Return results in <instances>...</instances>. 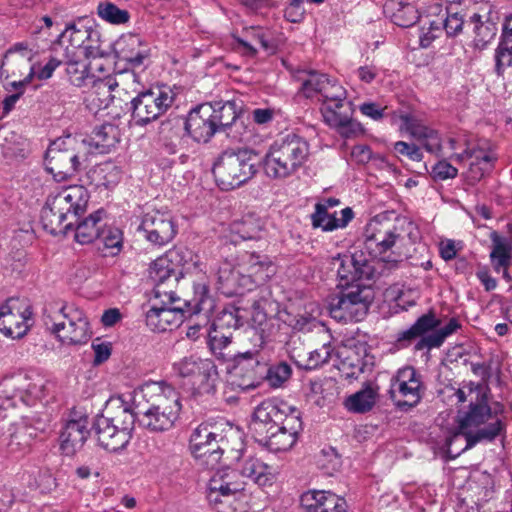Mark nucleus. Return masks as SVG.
Wrapping results in <instances>:
<instances>
[{
    "mask_svg": "<svg viewBox=\"0 0 512 512\" xmlns=\"http://www.w3.org/2000/svg\"><path fill=\"white\" fill-rule=\"evenodd\" d=\"M89 421L86 416L69 419L60 433V449L67 455L72 456L79 451L86 442L89 430Z\"/></svg>",
    "mask_w": 512,
    "mask_h": 512,
    "instance_id": "obj_28",
    "label": "nucleus"
},
{
    "mask_svg": "<svg viewBox=\"0 0 512 512\" xmlns=\"http://www.w3.org/2000/svg\"><path fill=\"white\" fill-rule=\"evenodd\" d=\"M413 229V223L404 216L394 212L380 213L366 224L365 248L388 269L396 268L407 256L405 237L411 238Z\"/></svg>",
    "mask_w": 512,
    "mask_h": 512,
    "instance_id": "obj_2",
    "label": "nucleus"
},
{
    "mask_svg": "<svg viewBox=\"0 0 512 512\" xmlns=\"http://www.w3.org/2000/svg\"><path fill=\"white\" fill-rule=\"evenodd\" d=\"M17 391L13 377L3 380L0 390V418L8 417L20 403Z\"/></svg>",
    "mask_w": 512,
    "mask_h": 512,
    "instance_id": "obj_49",
    "label": "nucleus"
},
{
    "mask_svg": "<svg viewBox=\"0 0 512 512\" xmlns=\"http://www.w3.org/2000/svg\"><path fill=\"white\" fill-rule=\"evenodd\" d=\"M113 99L114 98H89L90 101H88L87 107L96 116L99 115L100 117H117L119 116V113H105V110L108 109L110 105L113 103Z\"/></svg>",
    "mask_w": 512,
    "mask_h": 512,
    "instance_id": "obj_63",
    "label": "nucleus"
},
{
    "mask_svg": "<svg viewBox=\"0 0 512 512\" xmlns=\"http://www.w3.org/2000/svg\"><path fill=\"white\" fill-rule=\"evenodd\" d=\"M451 150L463 148V152L455 153L451 159L457 163L469 160L467 178L475 183L492 170L497 157L487 142H477L474 144L466 134H460L457 137H451L448 140Z\"/></svg>",
    "mask_w": 512,
    "mask_h": 512,
    "instance_id": "obj_12",
    "label": "nucleus"
},
{
    "mask_svg": "<svg viewBox=\"0 0 512 512\" xmlns=\"http://www.w3.org/2000/svg\"><path fill=\"white\" fill-rule=\"evenodd\" d=\"M292 369L287 363L281 362L277 365L271 366L266 371V379L269 385L278 388L283 385L291 376Z\"/></svg>",
    "mask_w": 512,
    "mask_h": 512,
    "instance_id": "obj_57",
    "label": "nucleus"
},
{
    "mask_svg": "<svg viewBox=\"0 0 512 512\" xmlns=\"http://www.w3.org/2000/svg\"><path fill=\"white\" fill-rule=\"evenodd\" d=\"M354 218L351 208L346 207L340 211V217L336 214L328 213L324 205H315V211L311 215V221L314 228H321L323 231H334L345 228Z\"/></svg>",
    "mask_w": 512,
    "mask_h": 512,
    "instance_id": "obj_34",
    "label": "nucleus"
},
{
    "mask_svg": "<svg viewBox=\"0 0 512 512\" xmlns=\"http://www.w3.org/2000/svg\"><path fill=\"white\" fill-rule=\"evenodd\" d=\"M250 429L255 439L270 451H288L302 430L300 412L284 401L265 400L255 408Z\"/></svg>",
    "mask_w": 512,
    "mask_h": 512,
    "instance_id": "obj_1",
    "label": "nucleus"
},
{
    "mask_svg": "<svg viewBox=\"0 0 512 512\" xmlns=\"http://www.w3.org/2000/svg\"><path fill=\"white\" fill-rule=\"evenodd\" d=\"M298 79L301 83L303 96L311 94L328 93L330 88L334 87L332 81L325 74L315 71H301L298 73Z\"/></svg>",
    "mask_w": 512,
    "mask_h": 512,
    "instance_id": "obj_43",
    "label": "nucleus"
},
{
    "mask_svg": "<svg viewBox=\"0 0 512 512\" xmlns=\"http://www.w3.org/2000/svg\"><path fill=\"white\" fill-rule=\"evenodd\" d=\"M394 150L397 154L406 156L412 161L420 162L423 159V153L421 149L413 143H407L404 141L395 142Z\"/></svg>",
    "mask_w": 512,
    "mask_h": 512,
    "instance_id": "obj_62",
    "label": "nucleus"
},
{
    "mask_svg": "<svg viewBox=\"0 0 512 512\" xmlns=\"http://www.w3.org/2000/svg\"><path fill=\"white\" fill-rule=\"evenodd\" d=\"M371 302L372 294L369 288L351 286L331 300L330 315L340 322H357L367 315Z\"/></svg>",
    "mask_w": 512,
    "mask_h": 512,
    "instance_id": "obj_15",
    "label": "nucleus"
},
{
    "mask_svg": "<svg viewBox=\"0 0 512 512\" xmlns=\"http://www.w3.org/2000/svg\"><path fill=\"white\" fill-rule=\"evenodd\" d=\"M472 29L473 44L478 49H483L495 37L497 28L489 19L484 20L483 16L473 13L469 16L468 28Z\"/></svg>",
    "mask_w": 512,
    "mask_h": 512,
    "instance_id": "obj_41",
    "label": "nucleus"
},
{
    "mask_svg": "<svg viewBox=\"0 0 512 512\" xmlns=\"http://www.w3.org/2000/svg\"><path fill=\"white\" fill-rule=\"evenodd\" d=\"M391 119L394 124L399 122L400 131L407 132L411 137L419 142L432 130V128L426 126L413 113L404 110L393 111Z\"/></svg>",
    "mask_w": 512,
    "mask_h": 512,
    "instance_id": "obj_39",
    "label": "nucleus"
},
{
    "mask_svg": "<svg viewBox=\"0 0 512 512\" xmlns=\"http://www.w3.org/2000/svg\"><path fill=\"white\" fill-rule=\"evenodd\" d=\"M185 253L179 249H171L158 257L149 268V277L156 285L173 278L175 281L183 275Z\"/></svg>",
    "mask_w": 512,
    "mask_h": 512,
    "instance_id": "obj_25",
    "label": "nucleus"
},
{
    "mask_svg": "<svg viewBox=\"0 0 512 512\" xmlns=\"http://www.w3.org/2000/svg\"><path fill=\"white\" fill-rule=\"evenodd\" d=\"M468 23L469 16L466 11L453 12L448 10L443 24L447 37L454 38L459 36L463 32L464 27H468Z\"/></svg>",
    "mask_w": 512,
    "mask_h": 512,
    "instance_id": "obj_54",
    "label": "nucleus"
},
{
    "mask_svg": "<svg viewBox=\"0 0 512 512\" xmlns=\"http://www.w3.org/2000/svg\"><path fill=\"white\" fill-rule=\"evenodd\" d=\"M236 471L244 480L249 479L258 486H271L277 479L278 471L274 466L268 465L260 458L242 454L238 458Z\"/></svg>",
    "mask_w": 512,
    "mask_h": 512,
    "instance_id": "obj_24",
    "label": "nucleus"
},
{
    "mask_svg": "<svg viewBox=\"0 0 512 512\" xmlns=\"http://www.w3.org/2000/svg\"><path fill=\"white\" fill-rule=\"evenodd\" d=\"M243 325V316L241 310L235 306L225 307L215 320L213 321L212 327L214 330H219L227 333L238 329Z\"/></svg>",
    "mask_w": 512,
    "mask_h": 512,
    "instance_id": "obj_48",
    "label": "nucleus"
},
{
    "mask_svg": "<svg viewBox=\"0 0 512 512\" xmlns=\"http://www.w3.org/2000/svg\"><path fill=\"white\" fill-rule=\"evenodd\" d=\"M203 104L210 105L213 109L212 119L217 128L231 126L238 118V107L233 100L218 99Z\"/></svg>",
    "mask_w": 512,
    "mask_h": 512,
    "instance_id": "obj_44",
    "label": "nucleus"
},
{
    "mask_svg": "<svg viewBox=\"0 0 512 512\" xmlns=\"http://www.w3.org/2000/svg\"><path fill=\"white\" fill-rule=\"evenodd\" d=\"M172 102L173 98H133L132 117L136 124L145 125L164 113Z\"/></svg>",
    "mask_w": 512,
    "mask_h": 512,
    "instance_id": "obj_32",
    "label": "nucleus"
},
{
    "mask_svg": "<svg viewBox=\"0 0 512 512\" xmlns=\"http://www.w3.org/2000/svg\"><path fill=\"white\" fill-rule=\"evenodd\" d=\"M229 362L228 370L232 381L242 390L258 387L264 378L265 367L262 366L254 352L237 353Z\"/></svg>",
    "mask_w": 512,
    "mask_h": 512,
    "instance_id": "obj_21",
    "label": "nucleus"
},
{
    "mask_svg": "<svg viewBox=\"0 0 512 512\" xmlns=\"http://www.w3.org/2000/svg\"><path fill=\"white\" fill-rule=\"evenodd\" d=\"M318 464L327 473L331 474L339 469L341 461L335 449L329 448L322 450Z\"/></svg>",
    "mask_w": 512,
    "mask_h": 512,
    "instance_id": "obj_60",
    "label": "nucleus"
},
{
    "mask_svg": "<svg viewBox=\"0 0 512 512\" xmlns=\"http://www.w3.org/2000/svg\"><path fill=\"white\" fill-rule=\"evenodd\" d=\"M0 149L7 159H15L25 156L26 140L18 133L6 130L0 135Z\"/></svg>",
    "mask_w": 512,
    "mask_h": 512,
    "instance_id": "obj_47",
    "label": "nucleus"
},
{
    "mask_svg": "<svg viewBox=\"0 0 512 512\" xmlns=\"http://www.w3.org/2000/svg\"><path fill=\"white\" fill-rule=\"evenodd\" d=\"M114 52L119 61L127 62L131 67H138L148 58L149 47L139 35L127 33L115 42Z\"/></svg>",
    "mask_w": 512,
    "mask_h": 512,
    "instance_id": "obj_29",
    "label": "nucleus"
},
{
    "mask_svg": "<svg viewBox=\"0 0 512 512\" xmlns=\"http://www.w3.org/2000/svg\"><path fill=\"white\" fill-rule=\"evenodd\" d=\"M44 323L63 345L85 344L92 336L87 316L74 305L65 304L57 311L45 315Z\"/></svg>",
    "mask_w": 512,
    "mask_h": 512,
    "instance_id": "obj_10",
    "label": "nucleus"
},
{
    "mask_svg": "<svg viewBox=\"0 0 512 512\" xmlns=\"http://www.w3.org/2000/svg\"><path fill=\"white\" fill-rule=\"evenodd\" d=\"M106 414L97 416L93 424L97 440L105 450L117 452L127 446L134 428L135 415L120 398L112 402Z\"/></svg>",
    "mask_w": 512,
    "mask_h": 512,
    "instance_id": "obj_7",
    "label": "nucleus"
},
{
    "mask_svg": "<svg viewBox=\"0 0 512 512\" xmlns=\"http://www.w3.org/2000/svg\"><path fill=\"white\" fill-rule=\"evenodd\" d=\"M505 423L492 414L486 403H471L467 411L457 415V429L447 440V453L451 458L480 442H491L505 432Z\"/></svg>",
    "mask_w": 512,
    "mask_h": 512,
    "instance_id": "obj_4",
    "label": "nucleus"
},
{
    "mask_svg": "<svg viewBox=\"0 0 512 512\" xmlns=\"http://www.w3.org/2000/svg\"><path fill=\"white\" fill-rule=\"evenodd\" d=\"M88 144L70 135L53 141L46 151V169L57 181L75 176L86 163Z\"/></svg>",
    "mask_w": 512,
    "mask_h": 512,
    "instance_id": "obj_8",
    "label": "nucleus"
},
{
    "mask_svg": "<svg viewBox=\"0 0 512 512\" xmlns=\"http://www.w3.org/2000/svg\"><path fill=\"white\" fill-rule=\"evenodd\" d=\"M213 109L210 105L200 104L190 111L185 122V130L197 142L206 143L217 131L212 119Z\"/></svg>",
    "mask_w": 512,
    "mask_h": 512,
    "instance_id": "obj_26",
    "label": "nucleus"
},
{
    "mask_svg": "<svg viewBox=\"0 0 512 512\" xmlns=\"http://www.w3.org/2000/svg\"><path fill=\"white\" fill-rule=\"evenodd\" d=\"M492 241V251L490 253L491 263L496 272L500 273L501 268H507L510 265L512 257V242L500 236L496 231L490 234Z\"/></svg>",
    "mask_w": 512,
    "mask_h": 512,
    "instance_id": "obj_42",
    "label": "nucleus"
},
{
    "mask_svg": "<svg viewBox=\"0 0 512 512\" xmlns=\"http://www.w3.org/2000/svg\"><path fill=\"white\" fill-rule=\"evenodd\" d=\"M97 241L104 256H116L122 249L123 233L115 226L104 224Z\"/></svg>",
    "mask_w": 512,
    "mask_h": 512,
    "instance_id": "obj_45",
    "label": "nucleus"
},
{
    "mask_svg": "<svg viewBox=\"0 0 512 512\" xmlns=\"http://www.w3.org/2000/svg\"><path fill=\"white\" fill-rule=\"evenodd\" d=\"M257 172V153L250 149L224 151L213 166L217 185L232 190L250 180Z\"/></svg>",
    "mask_w": 512,
    "mask_h": 512,
    "instance_id": "obj_9",
    "label": "nucleus"
},
{
    "mask_svg": "<svg viewBox=\"0 0 512 512\" xmlns=\"http://www.w3.org/2000/svg\"><path fill=\"white\" fill-rule=\"evenodd\" d=\"M223 437L210 424H200L191 434L190 450L201 465L214 469L223 455Z\"/></svg>",
    "mask_w": 512,
    "mask_h": 512,
    "instance_id": "obj_17",
    "label": "nucleus"
},
{
    "mask_svg": "<svg viewBox=\"0 0 512 512\" xmlns=\"http://www.w3.org/2000/svg\"><path fill=\"white\" fill-rule=\"evenodd\" d=\"M246 486L236 469L217 470L207 485V500L217 512H234L235 502Z\"/></svg>",
    "mask_w": 512,
    "mask_h": 512,
    "instance_id": "obj_14",
    "label": "nucleus"
},
{
    "mask_svg": "<svg viewBox=\"0 0 512 512\" xmlns=\"http://www.w3.org/2000/svg\"><path fill=\"white\" fill-rule=\"evenodd\" d=\"M173 370L193 395L214 393L219 380L217 366L209 358L184 357L173 364Z\"/></svg>",
    "mask_w": 512,
    "mask_h": 512,
    "instance_id": "obj_13",
    "label": "nucleus"
},
{
    "mask_svg": "<svg viewBox=\"0 0 512 512\" xmlns=\"http://www.w3.org/2000/svg\"><path fill=\"white\" fill-rule=\"evenodd\" d=\"M171 306L152 307L146 313V325L154 332H164L178 327L184 317L183 309L175 306L174 303L179 300L173 293L169 294Z\"/></svg>",
    "mask_w": 512,
    "mask_h": 512,
    "instance_id": "obj_27",
    "label": "nucleus"
},
{
    "mask_svg": "<svg viewBox=\"0 0 512 512\" xmlns=\"http://www.w3.org/2000/svg\"><path fill=\"white\" fill-rule=\"evenodd\" d=\"M97 12L100 18L112 24H124L129 20V12L111 2L100 3Z\"/></svg>",
    "mask_w": 512,
    "mask_h": 512,
    "instance_id": "obj_56",
    "label": "nucleus"
},
{
    "mask_svg": "<svg viewBox=\"0 0 512 512\" xmlns=\"http://www.w3.org/2000/svg\"><path fill=\"white\" fill-rule=\"evenodd\" d=\"M81 142L88 144V155L108 153L118 142V129L112 124H103L88 139H81Z\"/></svg>",
    "mask_w": 512,
    "mask_h": 512,
    "instance_id": "obj_36",
    "label": "nucleus"
},
{
    "mask_svg": "<svg viewBox=\"0 0 512 512\" xmlns=\"http://www.w3.org/2000/svg\"><path fill=\"white\" fill-rule=\"evenodd\" d=\"M34 57L35 52L25 42L15 43L3 55L0 75L9 80L7 85L15 91L12 96H21L35 80Z\"/></svg>",
    "mask_w": 512,
    "mask_h": 512,
    "instance_id": "obj_11",
    "label": "nucleus"
},
{
    "mask_svg": "<svg viewBox=\"0 0 512 512\" xmlns=\"http://www.w3.org/2000/svg\"><path fill=\"white\" fill-rule=\"evenodd\" d=\"M88 200L89 193L81 185L69 186L50 195L41 211L43 228L53 235L64 232L71 225V222L66 223L67 217L83 213Z\"/></svg>",
    "mask_w": 512,
    "mask_h": 512,
    "instance_id": "obj_6",
    "label": "nucleus"
},
{
    "mask_svg": "<svg viewBox=\"0 0 512 512\" xmlns=\"http://www.w3.org/2000/svg\"><path fill=\"white\" fill-rule=\"evenodd\" d=\"M309 154V144L304 138L288 134L268 147L261 161L263 172L271 180H285L305 165Z\"/></svg>",
    "mask_w": 512,
    "mask_h": 512,
    "instance_id": "obj_5",
    "label": "nucleus"
},
{
    "mask_svg": "<svg viewBox=\"0 0 512 512\" xmlns=\"http://www.w3.org/2000/svg\"><path fill=\"white\" fill-rule=\"evenodd\" d=\"M100 34L97 30L90 26L78 23L70 24L61 33L59 41L61 43L68 42L73 48H84L87 42H98Z\"/></svg>",
    "mask_w": 512,
    "mask_h": 512,
    "instance_id": "obj_37",
    "label": "nucleus"
},
{
    "mask_svg": "<svg viewBox=\"0 0 512 512\" xmlns=\"http://www.w3.org/2000/svg\"><path fill=\"white\" fill-rule=\"evenodd\" d=\"M496 71L500 75L512 65V44L501 41L496 50Z\"/></svg>",
    "mask_w": 512,
    "mask_h": 512,
    "instance_id": "obj_59",
    "label": "nucleus"
},
{
    "mask_svg": "<svg viewBox=\"0 0 512 512\" xmlns=\"http://www.w3.org/2000/svg\"><path fill=\"white\" fill-rule=\"evenodd\" d=\"M264 222L255 214L243 216L231 224V241L238 243L246 240H259L262 237Z\"/></svg>",
    "mask_w": 512,
    "mask_h": 512,
    "instance_id": "obj_35",
    "label": "nucleus"
},
{
    "mask_svg": "<svg viewBox=\"0 0 512 512\" xmlns=\"http://www.w3.org/2000/svg\"><path fill=\"white\" fill-rule=\"evenodd\" d=\"M306 512H346V500L326 490H310L302 495Z\"/></svg>",
    "mask_w": 512,
    "mask_h": 512,
    "instance_id": "obj_30",
    "label": "nucleus"
},
{
    "mask_svg": "<svg viewBox=\"0 0 512 512\" xmlns=\"http://www.w3.org/2000/svg\"><path fill=\"white\" fill-rule=\"evenodd\" d=\"M96 186L105 188L114 187L121 179V170L112 162H105L98 165L91 175Z\"/></svg>",
    "mask_w": 512,
    "mask_h": 512,
    "instance_id": "obj_50",
    "label": "nucleus"
},
{
    "mask_svg": "<svg viewBox=\"0 0 512 512\" xmlns=\"http://www.w3.org/2000/svg\"><path fill=\"white\" fill-rule=\"evenodd\" d=\"M32 310L29 303L20 298H9L0 306V332L11 339L25 336L31 326Z\"/></svg>",
    "mask_w": 512,
    "mask_h": 512,
    "instance_id": "obj_18",
    "label": "nucleus"
},
{
    "mask_svg": "<svg viewBox=\"0 0 512 512\" xmlns=\"http://www.w3.org/2000/svg\"><path fill=\"white\" fill-rule=\"evenodd\" d=\"M335 354L330 344H323L320 348L307 353V358L302 364L306 370H314L326 364Z\"/></svg>",
    "mask_w": 512,
    "mask_h": 512,
    "instance_id": "obj_55",
    "label": "nucleus"
},
{
    "mask_svg": "<svg viewBox=\"0 0 512 512\" xmlns=\"http://www.w3.org/2000/svg\"><path fill=\"white\" fill-rule=\"evenodd\" d=\"M334 366L347 378H356L358 375L371 371L374 357L368 351L364 342L347 340L335 350Z\"/></svg>",
    "mask_w": 512,
    "mask_h": 512,
    "instance_id": "obj_16",
    "label": "nucleus"
},
{
    "mask_svg": "<svg viewBox=\"0 0 512 512\" xmlns=\"http://www.w3.org/2000/svg\"><path fill=\"white\" fill-rule=\"evenodd\" d=\"M106 212L99 209L84 218L76 228L75 239L80 244H89L97 240L104 226Z\"/></svg>",
    "mask_w": 512,
    "mask_h": 512,
    "instance_id": "obj_38",
    "label": "nucleus"
},
{
    "mask_svg": "<svg viewBox=\"0 0 512 512\" xmlns=\"http://www.w3.org/2000/svg\"><path fill=\"white\" fill-rule=\"evenodd\" d=\"M421 380L412 367L399 369L391 379L389 394L398 407H413L421 399Z\"/></svg>",
    "mask_w": 512,
    "mask_h": 512,
    "instance_id": "obj_22",
    "label": "nucleus"
},
{
    "mask_svg": "<svg viewBox=\"0 0 512 512\" xmlns=\"http://www.w3.org/2000/svg\"><path fill=\"white\" fill-rule=\"evenodd\" d=\"M231 333L214 330L209 334V345L212 353L219 359L229 362L237 353H233L229 347Z\"/></svg>",
    "mask_w": 512,
    "mask_h": 512,
    "instance_id": "obj_51",
    "label": "nucleus"
},
{
    "mask_svg": "<svg viewBox=\"0 0 512 512\" xmlns=\"http://www.w3.org/2000/svg\"><path fill=\"white\" fill-rule=\"evenodd\" d=\"M420 142L427 152L436 156L441 155L442 143L441 138L436 130L432 129Z\"/></svg>",
    "mask_w": 512,
    "mask_h": 512,
    "instance_id": "obj_64",
    "label": "nucleus"
},
{
    "mask_svg": "<svg viewBox=\"0 0 512 512\" xmlns=\"http://www.w3.org/2000/svg\"><path fill=\"white\" fill-rule=\"evenodd\" d=\"M378 398V387L371 383L354 394L348 396L345 400V407L354 413H365L370 411Z\"/></svg>",
    "mask_w": 512,
    "mask_h": 512,
    "instance_id": "obj_40",
    "label": "nucleus"
},
{
    "mask_svg": "<svg viewBox=\"0 0 512 512\" xmlns=\"http://www.w3.org/2000/svg\"><path fill=\"white\" fill-rule=\"evenodd\" d=\"M277 272L273 261L264 254L245 252L238 258V274L241 275L243 289L267 283Z\"/></svg>",
    "mask_w": 512,
    "mask_h": 512,
    "instance_id": "obj_19",
    "label": "nucleus"
},
{
    "mask_svg": "<svg viewBox=\"0 0 512 512\" xmlns=\"http://www.w3.org/2000/svg\"><path fill=\"white\" fill-rule=\"evenodd\" d=\"M460 327L459 321L456 318H451L444 327L436 329L422 337L415 347L417 350L438 348L444 343L447 337L455 333Z\"/></svg>",
    "mask_w": 512,
    "mask_h": 512,
    "instance_id": "obj_46",
    "label": "nucleus"
},
{
    "mask_svg": "<svg viewBox=\"0 0 512 512\" xmlns=\"http://www.w3.org/2000/svg\"><path fill=\"white\" fill-rule=\"evenodd\" d=\"M18 389L19 401L33 406L45 396L47 381L40 375H18L13 377Z\"/></svg>",
    "mask_w": 512,
    "mask_h": 512,
    "instance_id": "obj_33",
    "label": "nucleus"
},
{
    "mask_svg": "<svg viewBox=\"0 0 512 512\" xmlns=\"http://www.w3.org/2000/svg\"><path fill=\"white\" fill-rule=\"evenodd\" d=\"M208 289L204 284L195 286L194 312L201 313L202 311L209 312L212 308V301L208 296Z\"/></svg>",
    "mask_w": 512,
    "mask_h": 512,
    "instance_id": "obj_61",
    "label": "nucleus"
},
{
    "mask_svg": "<svg viewBox=\"0 0 512 512\" xmlns=\"http://www.w3.org/2000/svg\"><path fill=\"white\" fill-rule=\"evenodd\" d=\"M140 229L146 240L157 246L168 244L177 233L171 213L162 210L146 212L142 217Z\"/></svg>",
    "mask_w": 512,
    "mask_h": 512,
    "instance_id": "obj_23",
    "label": "nucleus"
},
{
    "mask_svg": "<svg viewBox=\"0 0 512 512\" xmlns=\"http://www.w3.org/2000/svg\"><path fill=\"white\" fill-rule=\"evenodd\" d=\"M321 112L324 121L332 127L346 129L354 125L353 105L347 98H325Z\"/></svg>",
    "mask_w": 512,
    "mask_h": 512,
    "instance_id": "obj_31",
    "label": "nucleus"
},
{
    "mask_svg": "<svg viewBox=\"0 0 512 512\" xmlns=\"http://www.w3.org/2000/svg\"><path fill=\"white\" fill-rule=\"evenodd\" d=\"M418 18V12L411 4L402 5L392 16L393 22L400 27H410Z\"/></svg>",
    "mask_w": 512,
    "mask_h": 512,
    "instance_id": "obj_58",
    "label": "nucleus"
},
{
    "mask_svg": "<svg viewBox=\"0 0 512 512\" xmlns=\"http://www.w3.org/2000/svg\"><path fill=\"white\" fill-rule=\"evenodd\" d=\"M440 323V320L436 318L434 314H425L421 316L408 330L402 332L398 341L411 340L420 336L424 337L428 335V332L435 331Z\"/></svg>",
    "mask_w": 512,
    "mask_h": 512,
    "instance_id": "obj_52",
    "label": "nucleus"
},
{
    "mask_svg": "<svg viewBox=\"0 0 512 512\" xmlns=\"http://www.w3.org/2000/svg\"><path fill=\"white\" fill-rule=\"evenodd\" d=\"M135 417L151 432H165L179 419L182 404L179 393L164 381L146 382L133 392Z\"/></svg>",
    "mask_w": 512,
    "mask_h": 512,
    "instance_id": "obj_3",
    "label": "nucleus"
},
{
    "mask_svg": "<svg viewBox=\"0 0 512 512\" xmlns=\"http://www.w3.org/2000/svg\"><path fill=\"white\" fill-rule=\"evenodd\" d=\"M333 266L345 285L362 279L370 280L378 274L374 258L366 256L362 250H355L352 254L338 255L333 259Z\"/></svg>",
    "mask_w": 512,
    "mask_h": 512,
    "instance_id": "obj_20",
    "label": "nucleus"
},
{
    "mask_svg": "<svg viewBox=\"0 0 512 512\" xmlns=\"http://www.w3.org/2000/svg\"><path fill=\"white\" fill-rule=\"evenodd\" d=\"M217 275L218 282L221 288L226 290V293H238L239 289H243L241 286V275L238 274V265L236 269H233L229 263H224L218 269Z\"/></svg>",
    "mask_w": 512,
    "mask_h": 512,
    "instance_id": "obj_53",
    "label": "nucleus"
}]
</instances>
